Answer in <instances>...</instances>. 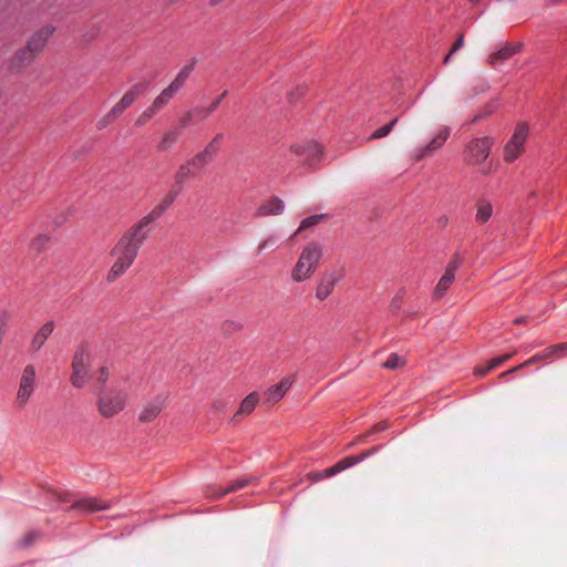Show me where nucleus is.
<instances>
[{"label":"nucleus","instance_id":"603ef678","mask_svg":"<svg viewBox=\"0 0 567 567\" xmlns=\"http://www.w3.org/2000/svg\"><path fill=\"white\" fill-rule=\"evenodd\" d=\"M205 109L206 107H194L193 112H194L195 118H197L198 121L206 120L209 115H204V113L202 111H205Z\"/></svg>","mask_w":567,"mask_h":567},{"label":"nucleus","instance_id":"ea45409f","mask_svg":"<svg viewBox=\"0 0 567 567\" xmlns=\"http://www.w3.org/2000/svg\"><path fill=\"white\" fill-rule=\"evenodd\" d=\"M403 364L404 361L396 353H391L386 361L383 363V367L390 370H394Z\"/></svg>","mask_w":567,"mask_h":567},{"label":"nucleus","instance_id":"393cba45","mask_svg":"<svg viewBox=\"0 0 567 567\" xmlns=\"http://www.w3.org/2000/svg\"><path fill=\"white\" fill-rule=\"evenodd\" d=\"M196 176V172L193 167L186 162L182 164L174 175L175 187L178 189H183L185 183Z\"/></svg>","mask_w":567,"mask_h":567},{"label":"nucleus","instance_id":"39448f33","mask_svg":"<svg viewBox=\"0 0 567 567\" xmlns=\"http://www.w3.org/2000/svg\"><path fill=\"white\" fill-rule=\"evenodd\" d=\"M495 141L491 136L472 138L464 148V162L472 166H482L491 154Z\"/></svg>","mask_w":567,"mask_h":567},{"label":"nucleus","instance_id":"6e6552de","mask_svg":"<svg viewBox=\"0 0 567 567\" xmlns=\"http://www.w3.org/2000/svg\"><path fill=\"white\" fill-rule=\"evenodd\" d=\"M168 395L159 393L147 401L138 413V421L143 424H147L157 419V416L167 406Z\"/></svg>","mask_w":567,"mask_h":567},{"label":"nucleus","instance_id":"c9c22d12","mask_svg":"<svg viewBox=\"0 0 567 567\" xmlns=\"http://www.w3.org/2000/svg\"><path fill=\"white\" fill-rule=\"evenodd\" d=\"M223 134L218 133L216 134L213 140L206 145V147L203 150L204 152H208L209 156L214 158L216 153L218 152L219 145L223 141Z\"/></svg>","mask_w":567,"mask_h":567},{"label":"nucleus","instance_id":"7c9ffc66","mask_svg":"<svg viewBox=\"0 0 567 567\" xmlns=\"http://www.w3.org/2000/svg\"><path fill=\"white\" fill-rule=\"evenodd\" d=\"M174 93L169 87L164 89L158 96L153 101L151 106L158 113L168 102L174 97Z\"/></svg>","mask_w":567,"mask_h":567},{"label":"nucleus","instance_id":"f8f14e48","mask_svg":"<svg viewBox=\"0 0 567 567\" xmlns=\"http://www.w3.org/2000/svg\"><path fill=\"white\" fill-rule=\"evenodd\" d=\"M290 151L296 155L302 156L303 162L308 165H312V163L322 155V147L316 142L293 144Z\"/></svg>","mask_w":567,"mask_h":567},{"label":"nucleus","instance_id":"5fc2aeb1","mask_svg":"<svg viewBox=\"0 0 567 567\" xmlns=\"http://www.w3.org/2000/svg\"><path fill=\"white\" fill-rule=\"evenodd\" d=\"M491 370H487V365L486 367H477L475 368L474 370V374L476 377H484L485 374H487Z\"/></svg>","mask_w":567,"mask_h":567},{"label":"nucleus","instance_id":"9d476101","mask_svg":"<svg viewBox=\"0 0 567 567\" xmlns=\"http://www.w3.org/2000/svg\"><path fill=\"white\" fill-rule=\"evenodd\" d=\"M179 192L181 189L174 186L172 189L168 190V193L163 197V199L137 223L143 227L148 228V226L153 221L157 220L164 214V212L175 202V199L179 195Z\"/></svg>","mask_w":567,"mask_h":567},{"label":"nucleus","instance_id":"473e14b6","mask_svg":"<svg viewBox=\"0 0 567 567\" xmlns=\"http://www.w3.org/2000/svg\"><path fill=\"white\" fill-rule=\"evenodd\" d=\"M398 123V117L390 121L388 124L381 126L377 131H374L370 136L369 141L379 140L382 137H385L390 134V132L393 130L394 125Z\"/></svg>","mask_w":567,"mask_h":567},{"label":"nucleus","instance_id":"412c9836","mask_svg":"<svg viewBox=\"0 0 567 567\" xmlns=\"http://www.w3.org/2000/svg\"><path fill=\"white\" fill-rule=\"evenodd\" d=\"M285 204L279 197H271L262 203L256 212V216L264 217L270 215H279L284 212Z\"/></svg>","mask_w":567,"mask_h":567},{"label":"nucleus","instance_id":"13d9d810","mask_svg":"<svg viewBox=\"0 0 567 567\" xmlns=\"http://www.w3.org/2000/svg\"><path fill=\"white\" fill-rule=\"evenodd\" d=\"M32 537H33V535H32V534H30V535H28V536H27V538H25V545H29V544L32 542Z\"/></svg>","mask_w":567,"mask_h":567},{"label":"nucleus","instance_id":"4c0bfd02","mask_svg":"<svg viewBox=\"0 0 567 567\" xmlns=\"http://www.w3.org/2000/svg\"><path fill=\"white\" fill-rule=\"evenodd\" d=\"M324 217V215L320 214V215H313V216H310V217H307L305 218L301 224H300V227L297 229V231L295 233V235H297L298 233H300L301 230L303 229H307L309 227H312L317 224L320 223V220Z\"/></svg>","mask_w":567,"mask_h":567},{"label":"nucleus","instance_id":"c03bdc74","mask_svg":"<svg viewBox=\"0 0 567 567\" xmlns=\"http://www.w3.org/2000/svg\"><path fill=\"white\" fill-rule=\"evenodd\" d=\"M512 357V353L503 354L497 358H494L488 364L487 370H493L501 365L502 363L506 362Z\"/></svg>","mask_w":567,"mask_h":567},{"label":"nucleus","instance_id":"4be33fe9","mask_svg":"<svg viewBox=\"0 0 567 567\" xmlns=\"http://www.w3.org/2000/svg\"><path fill=\"white\" fill-rule=\"evenodd\" d=\"M259 402V395L256 392L249 393L241 402L238 411L233 417L234 422L238 421V417L249 415Z\"/></svg>","mask_w":567,"mask_h":567},{"label":"nucleus","instance_id":"79ce46f5","mask_svg":"<svg viewBox=\"0 0 567 567\" xmlns=\"http://www.w3.org/2000/svg\"><path fill=\"white\" fill-rule=\"evenodd\" d=\"M9 320L10 315L7 311L0 313V344L2 343L3 337L6 334Z\"/></svg>","mask_w":567,"mask_h":567},{"label":"nucleus","instance_id":"ddd939ff","mask_svg":"<svg viewBox=\"0 0 567 567\" xmlns=\"http://www.w3.org/2000/svg\"><path fill=\"white\" fill-rule=\"evenodd\" d=\"M341 277V272L338 271L324 274L316 288V298L320 301L326 300L332 293Z\"/></svg>","mask_w":567,"mask_h":567},{"label":"nucleus","instance_id":"bb28decb","mask_svg":"<svg viewBox=\"0 0 567 567\" xmlns=\"http://www.w3.org/2000/svg\"><path fill=\"white\" fill-rule=\"evenodd\" d=\"M73 508L79 511L92 513L107 508V505L103 501H99L96 498H85L79 501L73 505Z\"/></svg>","mask_w":567,"mask_h":567},{"label":"nucleus","instance_id":"2eb2a0df","mask_svg":"<svg viewBox=\"0 0 567 567\" xmlns=\"http://www.w3.org/2000/svg\"><path fill=\"white\" fill-rule=\"evenodd\" d=\"M567 349V343H559V344H556V346H553L550 348H547L545 349L543 352L540 353H537L535 355H533L530 359L526 360L524 363H522L520 365H517L506 372H503L501 374V377H505L509 373H513L515 371H518L520 370L522 368H525V367H529L532 365L533 363L535 362H538L540 360H545V359H548V358H551L553 355H555L556 353H560L563 352L564 350Z\"/></svg>","mask_w":567,"mask_h":567},{"label":"nucleus","instance_id":"8fccbe9b","mask_svg":"<svg viewBox=\"0 0 567 567\" xmlns=\"http://www.w3.org/2000/svg\"><path fill=\"white\" fill-rule=\"evenodd\" d=\"M305 92H306L305 86H297L295 91H292L288 94V97L292 102V101L299 99L300 96H302L305 94Z\"/></svg>","mask_w":567,"mask_h":567},{"label":"nucleus","instance_id":"72a5a7b5","mask_svg":"<svg viewBox=\"0 0 567 567\" xmlns=\"http://www.w3.org/2000/svg\"><path fill=\"white\" fill-rule=\"evenodd\" d=\"M111 377L110 369L107 367H101L95 372V381H96V389H106L105 384L107 383L109 379Z\"/></svg>","mask_w":567,"mask_h":567},{"label":"nucleus","instance_id":"0eeeda50","mask_svg":"<svg viewBox=\"0 0 567 567\" xmlns=\"http://www.w3.org/2000/svg\"><path fill=\"white\" fill-rule=\"evenodd\" d=\"M37 382V370L33 364H27L21 373L19 386L16 396V403L19 408H23L30 401Z\"/></svg>","mask_w":567,"mask_h":567},{"label":"nucleus","instance_id":"aec40b11","mask_svg":"<svg viewBox=\"0 0 567 567\" xmlns=\"http://www.w3.org/2000/svg\"><path fill=\"white\" fill-rule=\"evenodd\" d=\"M54 330L53 321L45 322L33 336L30 343V351L38 352Z\"/></svg>","mask_w":567,"mask_h":567},{"label":"nucleus","instance_id":"20e7f679","mask_svg":"<svg viewBox=\"0 0 567 567\" xmlns=\"http://www.w3.org/2000/svg\"><path fill=\"white\" fill-rule=\"evenodd\" d=\"M91 353L81 346L76 349L72 359L71 384L76 389L84 388L91 379Z\"/></svg>","mask_w":567,"mask_h":567},{"label":"nucleus","instance_id":"a18cd8bd","mask_svg":"<svg viewBox=\"0 0 567 567\" xmlns=\"http://www.w3.org/2000/svg\"><path fill=\"white\" fill-rule=\"evenodd\" d=\"M464 45V35L463 34H460V37L457 38V40L455 41V43L453 44L451 51L449 52V54L445 56L444 59V63L446 64L450 60V58L458 50L461 49L462 47Z\"/></svg>","mask_w":567,"mask_h":567},{"label":"nucleus","instance_id":"a19ab883","mask_svg":"<svg viewBox=\"0 0 567 567\" xmlns=\"http://www.w3.org/2000/svg\"><path fill=\"white\" fill-rule=\"evenodd\" d=\"M195 118L193 109L185 112L179 118V131L188 127Z\"/></svg>","mask_w":567,"mask_h":567},{"label":"nucleus","instance_id":"6ab92c4d","mask_svg":"<svg viewBox=\"0 0 567 567\" xmlns=\"http://www.w3.org/2000/svg\"><path fill=\"white\" fill-rule=\"evenodd\" d=\"M54 30L55 29L52 25H44L43 28H41L28 41L29 49L33 50V52L35 53L40 52L45 47L49 38L53 34Z\"/></svg>","mask_w":567,"mask_h":567},{"label":"nucleus","instance_id":"c85d7f7f","mask_svg":"<svg viewBox=\"0 0 567 567\" xmlns=\"http://www.w3.org/2000/svg\"><path fill=\"white\" fill-rule=\"evenodd\" d=\"M212 161H213V158L209 156V153L202 151V152L197 153L196 155H194L192 158H189L187 161V163L196 172V171L204 169L206 167V165H208Z\"/></svg>","mask_w":567,"mask_h":567},{"label":"nucleus","instance_id":"09e8293b","mask_svg":"<svg viewBox=\"0 0 567 567\" xmlns=\"http://www.w3.org/2000/svg\"><path fill=\"white\" fill-rule=\"evenodd\" d=\"M402 305H403V295L402 293H398L391 300L390 309L392 311H399L401 309Z\"/></svg>","mask_w":567,"mask_h":567},{"label":"nucleus","instance_id":"dca6fc26","mask_svg":"<svg viewBox=\"0 0 567 567\" xmlns=\"http://www.w3.org/2000/svg\"><path fill=\"white\" fill-rule=\"evenodd\" d=\"M451 133L450 127L444 126L439 130L436 135L430 141V143L420 150V153L415 157L416 161H421L422 158L430 156L433 152L440 150L443 144L446 142Z\"/></svg>","mask_w":567,"mask_h":567},{"label":"nucleus","instance_id":"f704fd0d","mask_svg":"<svg viewBox=\"0 0 567 567\" xmlns=\"http://www.w3.org/2000/svg\"><path fill=\"white\" fill-rule=\"evenodd\" d=\"M157 112L150 105L146 110H144L135 121V126L142 127L146 125Z\"/></svg>","mask_w":567,"mask_h":567},{"label":"nucleus","instance_id":"f03ea898","mask_svg":"<svg viewBox=\"0 0 567 567\" xmlns=\"http://www.w3.org/2000/svg\"><path fill=\"white\" fill-rule=\"evenodd\" d=\"M96 410L104 419H112L123 412L128 403V393L118 388L95 389Z\"/></svg>","mask_w":567,"mask_h":567},{"label":"nucleus","instance_id":"49530a36","mask_svg":"<svg viewBox=\"0 0 567 567\" xmlns=\"http://www.w3.org/2000/svg\"><path fill=\"white\" fill-rule=\"evenodd\" d=\"M226 94H227V91L221 93L220 96H218L209 106H207L205 109V111H202L204 113V115H210L213 112H215V110L218 107V105L220 104L223 99L226 96Z\"/></svg>","mask_w":567,"mask_h":567},{"label":"nucleus","instance_id":"de8ad7c7","mask_svg":"<svg viewBox=\"0 0 567 567\" xmlns=\"http://www.w3.org/2000/svg\"><path fill=\"white\" fill-rule=\"evenodd\" d=\"M330 473L329 472V468L322 471V472H312V473H309L308 474V477L313 481V482H318V481H321L323 478H327V477H330V476H333V474H328Z\"/></svg>","mask_w":567,"mask_h":567},{"label":"nucleus","instance_id":"58836bf2","mask_svg":"<svg viewBox=\"0 0 567 567\" xmlns=\"http://www.w3.org/2000/svg\"><path fill=\"white\" fill-rule=\"evenodd\" d=\"M249 483V480L248 478H241V480H237L235 481L229 487H227L226 489H223L218 493V497H221V496H225L226 494L230 493V492H235L239 488H244L245 486H247Z\"/></svg>","mask_w":567,"mask_h":567},{"label":"nucleus","instance_id":"a878e982","mask_svg":"<svg viewBox=\"0 0 567 567\" xmlns=\"http://www.w3.org/2000/svg\"><path fill=\"white\" fill-rule=\"evenodd\" d=\"M493 215V205L487 199H480L476 204L475 220L477 224H485Z\"/></svg>","mask_w":567,"mask_h":567},{"label":"nucleus","instance_id":"9b49d317","mask_svg":"<svg viewBox=\"0 0 567 567\" xmlns=\"http://www.w3.org/2000/svg\"><path fill=\"white\" fill-rule=\"evenodd\" d=\"M295 378L288 375L281 379L278 384L270 386L264 393L265 403L270 405L278 403L287 394Z\"/></svg>","mask_w":567,"mask_h":567},{"label":"nucleus","instance_id":"4d7b16f0","mask_svg":"<svg viewBox=\"0 0 567 567\" xmlns=\"http://www.w3.org/2000/svg\"><path fill=\"white\" fill-rule=\"evenodd\" d=\"M481 173H482L483 175H488V174H491V169H489V168H487V167H483V168L481 169Z\"/></svg>","mask_w":567,"mask_h":567},{"label":"nucleus","instance_id":"b1692460","mask_svg":"<svg viewBox=\"0 0 567 567\" xmlns=\"http://www.w3.org/2000/svg\"><path fill=\"white\" fill-rule=\"evenodd\" d=\"M196 61L192 60L189 63H187L176 75L174 81L167 86L169 87L174 93H177L183 85L185 84L186 80L189 78L190 73L193 72L195 68Z\"/></svg>","mask_w":567,"mask_h":567},{"label":"nucleus","instance_id":"864d4df0","mask_svg":"<svg viewBox=\"0 0 567 567\" xmlns=\"http://www.w3.org/2000/svg\"><path fill=\"white\" fill-rule=\"evenodd\" d=\"M274 244H275L274 237H269L259 244L258 250L262 251L264 249H267L268 247L272 246Z\"/></svg>","mask_w":567,"mask_h":567},{"label":"nucleus","instance_id":"4468645a","mask_svg":"<svg viewBox=\"0 0 567 567\" xmlns=\"http://www.w3.org/2000/svg\"><path fill=\"white\" fill-rule=\"evenodd\" d=\"M146 89L144 83H137L133 85L122 99L112 107V115H121L126 109H128L138 96H141Z\"/></svg>","mask_w":567,"mask_h":567},{"label":"nucleus","instance_id":"5701e85b","mask_svg":"<svg viewBox=\"0 0 567 567\" xmlns=\"http://www.w3.org/2000/svg\"><path fill=\"white\" fill-rule=\"evenodd\" d=\"M179 136H181V131L177 128H171V130L166 131L162 135V137L157 144V150L159 152H169L175 146V144L178 142Z\"/></svg>","mask_w":567,"mask_h":567},{"label":"nucleus","instance_id":"6e6d98bb","mask_svg":"<svg viewBox=\"0 0 567 567\" xmlns=\"http://www.w3.org/2000/svg\"><path fill=\"white\" fill-rule=\"evenodd\" d=\"M529 320V317L528 316H523V317H518L514 320V323L516 324H523V323H526L528 322Z\"/></svg>","mask_w":567,"mask_h":567},{"label":"nucleus","instance_id":"37998d69","mask_svg":"<svg viewBox=\"0 0 567 567\" xmlns=\"http://www.w3.org/2000/svg\"><path fill=\"white\" fill-rule=\"evenodd\" d=\"M118 116L120 115H112V109H111L101 120H99V122L96 124L97 128L103 130Z\"/></svg>","mask_w":567,"mask_h":567},{"label":"nucleus","instance_id":"c756f323","mask_svg":"<svg viewBox=\"0 0 567 567\" xmlns=\"http://www.w3.org/2000/svg\"><path fill=\"white\" fill-rule=\"evenodd\" d=\"M174 93L169 87L164 89L158 96L153 101L151 106L158 113L168 102L174 97Z\"/></svg>","mask_w":567,"mask_h":567},{"label":"nucleus","instance_id":"e433bc0d","mask_svg":"<svg viewBox=\"0 0 567 567\" xmlns=\"http://www.w3.org/2000/svg\"><path fill=\"white\" fill-rule=\"evenodd\" d=\"M48 243L49 237L47 235L40 234L32 239L30 248L35 252H40L48 245Z\"/></svg>","mask_w":567,"mask_h":567},{"label":"nucleus","instance_id":"f257e3e1","mask_svg":"<svg viewBox=\"0 0 567 567\" xmlns=\"http://www.w3.org/2000/svg\"><path fill=\"white\" fill-rule=\"evenodd\" d=\"M148 235L150 228L136 223L117 240L111 250L114 261L106 276L107 282H114L133 265Z\"/></svg>","mask_w":567,"mask_h":567},{"label":"nucleus","instance_id":"052dcab7","mask_svg":"<svg viewBox=\"0 0 567 567\" xmlns=\"http://www.w3.org/2000/svg\"><path fill=\"white\" fill-rule=\"evenodd\" d=\"M551 2H553V3H557V2H559V0H551Z\"/></svg>","mask_w":567,"mask_h":567},{"label":"nucleus","instance_id":"3c124183","mask_svg":"<svg viewBox=\"0 0 567 567\" xmlns=\"http://www.w3.org/2000/svg\"><path fill=\"white\" fill-rule=\"evenodd\" d=\"M388 423L385 421H382V422H379L377 423L369 432H367V436L368 435H371L373 433H377V432H381V431H384L388 429Z\"/></svg>","mask_w":567,"mask_h":567},{"label":"nucleus","instance_id":"2f4dec72","mask_svg":"<svg viewBox=\"0 0 567 567\" xmlns=\"http://www.w3.org/2000/svg\"><path fill=\"white\" fill-rule=\"evenodd\" d=\"M174 93L169 87L164 89L158 96L153 101L151 106L158 113L168 102L174 97Z\"/></svg>","mask_w":567,"mask_h":567},{"label":"nucleus","instance_id":"7ed1b4c3","mask_svg":"<svg viewBox=\"0 0 567 567\" xmlns=\"http://www.w3.org/2000/svg\"><path fill=\"white\" fill-rule=\"evenodd\" d=\"M322 256L319 244L310 243L301 251V255L292 269L291 278L295 282H302L309 279L315 272Z\"/></svg>","mask_w":567,"mask_h":567},{"label":"nucleus","instance_id":"f3484780","mask_svg":"<svg viewBox=\"0 0 567 567\" xmlns=\"http://www.w3.org/2000/svg\"><path fill=\"white\" fill-rule=\"evenodd\" d=\"M520 44H505L498 51L492 53L488 56V64L492 68H497L498 65L507 61L509 58H512L514 54L518 53L520 51Z\"/></svg>","mask_w":567,"mask_h":567},{"label":"nucleus","instance_id":"423d86ee","mask_svg":"<svg viewBox=\"0 0 567 567\" xmlns=\"http://www.w3.org/2000/svg\"><path fill=\"white\" fill-rule=\"evenodd\" d=\"M528 133L529 127L525 122H519L516 125L512 137L504 146V162L511 164L522 156L525 151V143L527 141Z\"/></svg>","mask_w":567,"mask_h":567},{"label":"nucleus","instance_id":"a211bd4d","mask_svg":"<svg viewBox=\"0 0 567 567\" xmlns=\"http://www.w3.org/2000/svg\"><path fill=\"white\" fill-rule=\"evenodd\" d=\"M379 450L378 446L375 447H372L371 450L369 451H365L359 455H352V456H348V457H344L342 460H340L337 464H334L333 466L329 467V474H338L339 472L350 467V466H353L358 463H360L361 461L365 460L367 457H369L370 455H372L374 452H377Z\"/></svg>","mask_w":567,"mask_h":567},{"label":"nucleus","instance_id":"bf43d9fd","mask_svg":"<svg viewBox=\"0 0 567 567\" xmlns=\"http://www.w3.org/2000/svg\"><path fill=\"white\" fill-rule=\"evenodd\" d=\"M472 3L478 2V0H468Z\"/></svg>","mask_w":567,"mask_h":567},{"label":"nucleus","instance_id":"1a4fd4ad","mask_svg":"<svg viewBox=\"0 0 567 567\" xmlns=\"http://www.w3.org/2000/svg\"><path fill=\"white\" fill-rule=\"evenodd\" d=\"M461 264V256L458 254H455L449 261L443 276L440 278L434 289V297L436 299L442 298L444 293L450 289L451 285L454 281L455 272L460 268Z\"/></svg>","mask_w":567,"mask_h":567},{"label":"nucleus","instance_id":"cd10ccee","mask_svg":"<svg viewBox=\"0 0 567 567\" xmlns=\"http://www.w3.org/2000/svg\"><path fill=\"white\" fill-rule=\"evenodd\" d=\"M35 54L37 53L33 52V50H30L29 45L27 44L24 49L18 51L16 55L12 58L11 66L14 69H20L29 64L33 60Z\"/></svg>","mask_w":567,"mask_h":567}]
</instances>
